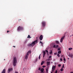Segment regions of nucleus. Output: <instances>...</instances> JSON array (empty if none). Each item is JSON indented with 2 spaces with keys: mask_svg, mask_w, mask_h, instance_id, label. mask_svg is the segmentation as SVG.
Instances as JSON below:
<instances>
[{
  "mask_svg": "<svg viewBox=\"0 0 73 73\" xmlns=\"http://www.w3.org/2000/svg\"><path fill=\"white\" fill-rule=\"evenodd\" d=\"M61 57H63V55H62V56H61Z\"/></svg>",
  "mask_w": 73,
  "mask_h": 73,
  "instance_id": "40",
  "label": "nucleus"
},
{
  "mask_svg": "<svg viewBox=\"0 0 73 73\" xmlns=\"http://www.w3.org/2000/svg\"><path fill=\"white\" fill-rule=\"evenodd\" d=\"M58 53L59 54H61V51L60 50L58 52Z\"/></svg>",
  "mask_w": 73,
  "mask_h": 73,
  "instance_id": "16",
  "label": "nucleus"
},
{
  "mask_svg": "<svg viewBox=\"0 0 73 73\" xmlns=\"http://www.w3.org/2000/svg\"><path fill=\"white\" fill-rule=\"evenodd\" d=\"M9 32V31H7V33H8V32Z\"/></svg>",
  "mask_w": 73,
  "mask_h": 73,
  "instance_id": "39",
  "label": "nucleus"
},
{
  "mask_svg": "<svg viewBox=\"0 0 73 73\" xmlns=\"http://www.w3.org/2000/svg\"><path fill=\"white\" fill-rule=\"evenodd\" d=\"M27 38H31V36H30V35H29L27 37Z\"/></svg>",
  "mask_w": 73,
  "mask_h": 73,
  "instance_id": "24",
  "label": "nucleus"
},
{
  "mask_svg": "<svg viewBox=\"0 0 73 73\" xmlns=\"http://www.w3.org/2000/svg\"><path fill=\"white\" fill-rule=\"evenodd\" d=\"M45 55H44V54L43 55V57H45Z\"/></svg>",
  "mask_w": 73,
  "mask_h": 73,
  "instance_id": "36",
  "label": "nucleus"
},
{
  "mask_svg": "<svg viewBox=\"0 0 73 73\" xmlns=\"http://www.w3.org/2000/svg\"><path fill=\"white\" fill-rule=\"evenodd\" d=\"M40 44H41V43L42 44V42H41V41H40Z\"/></svg>",
  "mask_w": 73,
  "mask_h": 73,
  "instance_id": "29",
  "label": "nucleus"
},
{
  "mask_svg": "<svg viewBox=\"0 0 73 73\" xmlns=\"http://www.w3.org/2000/svg\"><path fill=\"white\" fill-rule=\"evenodd\" d=\"M68 60H69V58H68Z\"/></svg>",
  "mask_w": 73,
  "mask_h": 73,
  "instance_id": "45",
  "label": "nucleus"
},
{
  "mask_svg": "<svg viewBox=\"0 0 73 73\" xmlns=\"http://www.w3.org/2000/svg\"><path fill=\"white\" fill-rule=\"evenodd\" d=\"M13 47H14V48H15V46H13Z\"/></svg>",
  "mask_w": 73,
  "mask_h": 73,
  "instance_id": "43",
  "label": "nucleus"
},
{
  "mask_svg": "<svg viewBox=\"0 0 73 73\" xmlns=\"http://www.w3.org/2000/svg\"><path fill=\"white\" fill-rule=\"evenodd\" d=\"M49 69V68H48V67H47L46 68V73H48V69Z\"/></svg>",
  "mask_w": 73,
  "mask_h": 73,
  "instance_id": "12",
  "label": "nucleus"
},
{
  "mask_svg": "<svg viewBox=\"0 0 73 73\" xmlns=\"http://www.w3.org/2000/svg\"><path fill=\"white\" fill-rule=\"evenodd\" d=\"M65 36L64 35L61 38L60 40V42H62L63 41V40L64 39V38H65Z\"/></svg>",
  "mask_w": 73,
  "mask_h": 73,
  "instance_id": "7",
  "label": "nucleus"
},
{
  "mask_svg": "<svg viewBox=\"0 0 73 73\" xmlns=\"http://www.w3.org/2000/svg\"><path fill=\"white\" fill-rule=\"evenodd\" d=\"M47 65H49L50 64V62H47Z\"/></svg>",
  "mask_w": 73,
  "mask_h": 73,
  "instance_id": "14",
  "label": "nucleus"
},
{
  "mask_svg": "<svg viewBox=\"0 0 73 73\" xmlns=\"http://www.w3.org/2000/svg\"><path fill=\"white\" fill-rule=\"evenodd\" d=\"M54 54H55V55H56V53H54Z\"/></svg>",
  "mask_w": 73,
  "mask_h": 73,
  "instance_id": "44",
  "label": "nucleus"
},
{
  "mask_svg": "<svg viewBox=\"0 0 73 73\" xmlns=\"http://www.w3.org/2000/svg\"><path fill=\"white\" fill-rule=\"evenodd\" d=\"M56 43H57V44H59V42H58V41H56Z\"/></svg>",
  "mask_w": 73,
  "mask_h": 73,
  "instance_id": "21",
  "label": "nucleus"
},
{
  "mask_svg": "<svg viewBox=\"0 0 73 73\" xmlns=\"http://www.w3.org/2000/svg\"><path fill=\"white\" fill-rule=\"evenodd\" d=\"M51 73H53V72H51Z\"/></svg>",
  "mask_w": 73,
  "mask_h": 73,
  "instance_id": "47",
  "label": "nucleus"
},
{
  "mask_svg": "<svg viewBox=\"0 0 73 73\" xmlns=\"http://www.w3.org/2000/svg\"><path fill=\"white\" fill-rule=\"evenodd\" d=\"M5 69H4L2 71V72L1 73H5Z\"/></svg>",
  "mask_w": 73,
  "mask_h": 73,
  "instance_id": "11",
  "label": "nucleus"
},
{
  "mask_svg": "<svg viewBox=\"0 0 73 73\" xmlns=\"http://www.w3.org/2000/svg\"><path fill=\"white\" fill-rule=\"evenodd\" d=\"M39 38L40 41L42 40V38H43V36L42 35H41L39 37Z\"/></svg>",
  "mask_w": 73,
  "mask_h": 73,
  "instance_id": "8",
  "label": "nucleus"
},
{
  "mask_svg": "<svg viewBox=\"0 0 73 73\" xmlns=\"http://www.w3.org/2000/svg\"><path fill=\"white\" fill-rule=\"evenodd\" d=\"M23 30V28L21 27H20V26H19L18 28V31H21V30Z\"/></svg>",
  "mask_w": 73,
  "mask_h": 73,
  "instance_id": "6",
  "label": "nucleus"
},
{
  "mask_svg": "<svg viewBox=\"0 0 73 73\" xmlns=\"http://www.w3.org/2000/svg\"><path fill=\"white\" fill-rule=\"evenodd\" d=\"M45 52H46L48 53V51L46 50H45Z\"/></svg>",
  "mask_w": 73,
  "mask_h": 73,
  "instance_id": "27",
  "label": "nucleus"
},
{
  "mask_svg": "<svg viewBox=\"0 0 73 73\" xmlns=\"http://www.w3.org/2000/svg\"><path fill=\"white\" fill-rule=\"evenodd\" d=\"M50 54H52V50H50Z\"/></svg>",
  "mask_w": 73,
  "mask_h": 73,
  "instance_id": "22",
  "label": "nucleus"
},
{
  "mask_svg": "<svg viewBox=\"0 0 73 73\" xmlns=\"http://www.w3.org/2000/svg\"><path fill=\"white\" fill-rule=\"evenodd\" d=\"M17 59L16 57H14L13 60V65L14 66H15L16 65V64H17Z\"/></svg>",
  "mask_w": 73,
  "mask_h": 73,
  "instance_id": "1",
  "label": "nucleus"
},
{
  "mask_svg": "<svg viewBox=\"0 0 73 73\" xmlns=\"http://www.w3.org/2000/svg\"><path fill=\"white\" fill-rule=\"evenodd\" d=\"M43 54L45 55L46 54V52L45 51H43Z\"/></svg>",
  "mask_w": 73,
  "mask_h": 73,
  "instance_id": "19",
  "label": "nucleus"
},
{
  "mask_svg": "<svg viewBox=\"0 0 73 73\" xmlns=\"http://www.w3.org/2000/svg\"><path fill=\"white\" fill-rule=\"evenodd\" d=\"M72 49L73 48H68V50H72Z\"/></svg>",
  "mask_w": 73,
  "mask_h": 73,
  "instance_id": "18",
  "label": "nucleus"
},
{
  "mask_svg": "<svg viewBox=\"0 0 73 73\" xmlns=\"http://www.w3.org/2000/svg\"><path fill=\"white\" fill-rule=\"evenodd\" d=\"M71 36H71H71H70V37H71Z\"/></svg>",
  "mask_w": 73,
  "mask_h": 73,
  "instance_id": "49",
  "label": "nucleus"
},
{
  "mask_svg": "<svg viewBox=\"0 0 73 73\" xmlns=\"http://www.w3.org/2000/svg\"><path fill=\"white\" fill-rule=\"evenodd\" d=\"M58 50H60V48H58Z\"/></svg>",
  "mask_w": 73,
  "mask_h": 73,
  "instance_id": "35",
  "label": "nucleus"
},
{
  "mask_svg": "<svg viewBox=\"0 0 73 73\" xmlns=\"http://www.w3.org/2000/svg\"><path fill=\"white\" fill-rule=\"evenodd\" d=\"M63 60L64 61H66V59H65V58L64 57Z\"/></svg>",
  "mask_w": 73,
  "mask_h": 73,
  "instance_id": "28",
  "label": "nucleus"
},
{
  "mask_svg": "<svg viewBox=\"0 0 73 73\" xmlns=\"http://www.w3.org/2000/svg\"><path fill=\"white\" fill-rule=\"evenodd\" d=\"M60 70L62 72V71H63V70H64V69L63 68H62L61 69H60Z\"/></svg>",
  "mask_w": 73,
  "mask_h": 73,
  "instance_id": "23",
  "label": "nucleus"
},
{
  "mask_svg": "<svg viewBox=\"0 0 73 73\" xmlns=\"http://www.w3.org/2000/svg\"><path fill=\"white\" fill-rule=\"evenodd\" d=\"M62 68H64V64H63L62 65Z\"/></svg>",
  "mask_w": 73,
  "mask_h": 73,
  "instance_id": "30",
  "label": "nucleus"
},
{
  "mask_svg": "<svg viewBox=\"0 0 73 73\" xmlns=\"http://www.w3.org/2000/svg\"><path fill=\"white\" fill-rule=\"evenodd\" d=\"M46 24V22H42V27H44L45 26V25Z\"/></svg>",
  "mask_w": 73,
  "mask_h": 73,
  "instance_id": "5",
  "label": "nucleus"
},
{
  "mask_svg": "<svg viewBox=\"0 0 73 73\" xmlns=\"http://www.w3.org/2000/svg\"><path fill=\"white\" fill-rule=\"evenodd\" d=\"M60 61H62V58H60Z\"/></svg>",
  "mask_w": 73,
  "mask_h": 73,
  "instance_id": "37",
  "label": "nucleus"
},
{
  "mask_svg": "<svg viewBox=\"0 0 73 73\" xmlns=\"http://www.w3.org/2000/svg\"><path fill=\"white\" fill-rule=\"evenodd\" d=\"M41 69V68H38V70H40Z\"/></svg>",
  "mask_w": 73,
  "mask_h": 73,
  "instance_id": "32",
  "label": "nucleus"
},
{
  "mask_svg": "<svg viewBox=\"0 0 73 73\" xmlns=\"http://www.w3.org/2000/svg\"><path fill=\"white\" fill-rule=\"evenodd\" d=\"M64 62V63H65V62Z\"/></svg>",
  "mask_w": 73,
  "mask_h": 73,
  "instance_id": "46",
  "label": "nucleus"
},
{
  "mask_svg": "<svg viewBox=\"0 0 73 73\" xmlns=\"http://www.w3.org/2000/svg\"><path fill=\"white\" fill-rule=\"evenodd\" d=\"M73 54H69L68 56L69 57H70L71 58H73Z\"/></svg>",
  "mask_w": 73,
  "mask_h": 73,
  "instance_id": "9",
  "label": "nucleus"
},
{
  "mask_svg": "<svg viewBox=\"0 0 73 73\" xmlns=\"http://www.w3.org/2000/svg\"><path fill=\"white\" fill-rule=\"evenodd\" d=\"M57 56H58V57H60V54H57Z\"/></svg>",
  "mask_w": 73,
  "mask_h": 73,
  "instance_id": "20",
  "label": "nucleus"
},
{
  "mask_svg": "<svg viewBox=\"0 0 73 73\" xmlns=\"http://www.w3.org/2000/svg\"><path fill=\"white\" fill-rule=\"evenodd\" d=\"M72 36H73V35H72Z\"/></svg>",
  "mask_w": 73,
  "mask_h": 73,
  "instance_id": "50",
  "label": "nucleus"
},
{
  "mask_svg": "<svg viewBox=\"0 0 73 73\" xmlns=\"http://www.w3.org/2000/svg\"><path fill=\"white\" fill-rule=\"evenodd\" d=\"M44 68H42V69L40 70L41 72H44Z\"/></svg>",
  "mask_w": 73,
  "mask_h": 73,
  "instance_id": "13",
  "label": "nucleus"
},
{
  "mask_svg": "<svg viewBox=\"0 0 73 73\" xmlns=\"http://www.w3.org/2000/svg\"><path fill=\"white\" fill-rule=\"evenodd\" d=\"M53 48H56V45L54 44L53 46Z\"/></svg>",
  "mask_w": 73,
  "mask_h": 73,
  "instance_id": "17",
  "label": "nucleus"
},
{
  "mask_svg": "<svg viewBox=\"0 0 73 73\" xmlns=\"http://www.w3.org/2000/svg\"><path fill=\"white\" fill-rule=\"evenodd\" d=\"M21 21V19H19V21Z\"/></svg>",
  "mask_w": 73,
  "mask_h": 73,
  "instance_id": "42",
  "label": "nucleus"
},
{
  "mask_svg": "<svg viewBox=\"0 0 73 73\" xmlns=\"http://www.w3.org/2000/svg\"><path fill=\"white\" fill-rule=\"evenodd\" d=\"M52 69V71L53 72V71L54 70V69H56V67L54 66H53Z\"/></svg>",
  "mask_w": 73,
  "mask_h": 73,
  "instance_id": "10",
  "label": "nucleus"
},
{
  "mask_svg": "<svg viewBox=\"0 0 73 73\" xmlns=\"http://www.w3.org/2000/svg\"><path fill=\"white\" fill-rule=\"evenodd\" d=\"M70 73H73V72H71Z\"/></svg>",
  "mask_w": 73,
  "mask_h": 73,
  "instance_id": "41",
  "label": "nucleus"
},
{
  "mask_svg": "<svg viewBox=\"0 0 73 73\" xmlns=\"http://www.w3.org/2000/svg\"><path fill=\"white\" fill-rule=\"evenodd\" d=\"M55 73H57V71L56 70Z\"/></svg>",
  "mask_w": 73,
  "mask_h": 73,
  "instance_id": "34",
  "label": "nucleus"
},
{
  "mask_svg": "<svg viewBox=\"0 0 73 73\" xmlns=\"http://www.w3.org/2000/svg\"><path fill=\"white\" fill-rule=\"evenodd\" d=\"M13 71V69L12 68H9L7 72L9 73L11 72H12Z\"/></svg>",
  "mask_w": 73,
  "mask_h": 73,
  "instance_id": "4",
  "label": "nucleus"
},
{
  "mask_svg": "<svg viewBox=\"0 0 73 73\" xmlns=\"http://www.w3.org/2000/svg\"><path fill=\"white\" fill-rule=\"evenodd\" d=\"M58 47V45H56V48L57 49Z\"/></svg>",
  "mask_w": 73,
  "mask_h": 73,
  "instance_id": "25",
  "label": "nucleus"
},
{
  "mask_svg": "<svg viewBox=\"0 0 73 73\" xmlns=\"http://www.w3.org/2000/svg\"><path fill=\"white\" fill-rule=\"evenodd\" d=\"M61 64H59L58 65V66L59 67H60L61 66Z\"/></svg>",
  "mask_w": 73,
  "mask_h": 73,
  "instance_id": "31",
  "label": "nucleus"
},
{
  "mask_svg": "<svg viewBox=\"0 0 73 73\" xmlns=\"http://www.w3.org/2000/svg\"><path fill=\"white\" fill-rule=\"evenodd\" d=\"M51 57H52V56H50L49 58H51Z\"/></svg>",
  "mask_w": 73,
  "mask_h": 73,
  "instance_id": "38",
  "label": "nucleus"
},
{
  "mask_svg": "<svg viewBox=\"0 0 73 73\" xmlns=\"http://www.w3.org/2000/svg\"><path fill=\"white\" fill-rule=\"evenodd\" d=\"M36 38H37V37H36Z\"/></svg>",
  "mask_w": 73,
  "mask_h": 73,
  "instance_id": "48",
  "label": "nucleus"
},
{
  "mask_svg": "<svg viewBox=\"0 0 73 73\" xmlns=\"http://www.w3.org/2000/svg\"><path fill=\"white\" fill-rule=\"evenodd\" d=\"M29 53H31V50H29L27 52L25 56V59L27 60L28 58L29 57Z\"/></svg>",
  "mask_w": 73,
  "mask_h": 73,
  "instance_id": "2",
  "label": "nucleus"
},
{
  "mask_svg": "<svg viewBox=\"0 0 73 73\" xmlns=\"http://www.w3.org/2000/svg\"><path fill=\"white\" fill-rule=\"evenodd\" d=\"M36 42H37V40H35L34 42H33L31 44H29L28 45V46L29 47H31V46H32L33 44H35Z\"/></svg>",
  "mask_w": 73,
  "mask_h": 73,
  "instance_id": "3",
  "label": "nucleus"
},
{
  "mask_svg": "<svg viewBox=\"0 0 73 73\" xmlns=\"http://www.w3.org/2000/svg\"><path fill=\"white\" fill-rule=\"evenodd\" d=\"M42 67L43 68H45V67H46V66H42Z\"/></svg>",
  "mask_w": 73,
  "mask_h": 73,
  "instance_id": "33",
  "label": "nucleus"
},
{
  "mask_svg": "<svg viewBox=\"0 0 73 73\" xmlns=\"http://www.w3.org/2000/svg\"><path fill=\"white\" fill-rule=\"evenodd\" d=\"M44 62L43 61H42V62L41 63V65H43V64H44Z\"/></svg>",
  "mask_w": 73,
  "mask_h": 73,
  "instance_id": "15",
  "label": "nucleus"
},
{
  "mask_svg": "<svg viewBox=\"0 0 73 73\" xmlns=\"http://www.w3.org/2000/svg\"><path fill=\"white\" fill-rule=\"evenodd\" d=\"M41 56V54H40V55H39V57H38V58L39 59V60H40V56Z\"/></svg>",
  "mask_w": 73,
  "mask_h": 73,
  "instance_id": "26",
  "label": "nucleus"
}]
</instances>
